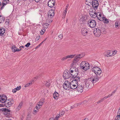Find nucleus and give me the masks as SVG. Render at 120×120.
Masks as SVG:
<instances>
[{
	"mask_svg": "<svg viewBox=\"0 0 120 120\" xmlns=\"http://www.w3.org/2000/svg\"><path fill=\"white\" fill-rule=\"evenodd\" d=\"M55 10V8H54V7L52 8V9L49 10L48 13H50L51 14L53 13V14H54V13Z\"/></svg>",
	"mask_w": 120,
	"mask_h": 120,
	"instance_id": "nucleus-29",
	"label": "nucleus"
},
{
	"mask_svg": "<svg viewBox=\"0 0 120 120\" xmlns=\"http://www.w3.org/2000/svg\"><path fill=\"white\" fill-rule=\"evenodd\" d=\"M67 59V56H64L62 58L61 60L62 61H64L65 60Z\"/></svg>",
	"mask_w": 120,
	"mask_h": 120,
	"instance_id": "nucleus-42",
	"label": "nucleus"
},
{
	"mask_svg": "<svg viewBox=\"0 0 120 120\" xmlns=\"http://www.w3.org/2000/svg\"><path fill=\"white\" fill-rule=\"evenodd\" d=\"M63 77L65 79H68L71 77L70 72L68 70H66L63 73Z\"/></svg>",
	"mask_w": 120,
	"mask_h": 120,
	"instance_id": "nucleus-5",
	"label": "nucleus"
},
{
	"mask_svg": "<svg viewBox=\"0 0 120 120\" xmlns=\"http://www.w3.org/2000/svg\"><path fill=\"white\" fill-rule=\"evenodd\" d=\"M98 80V77L97 76L96 77L94 76L92 77H91L84 79L83 85L84 86V89L86 90L88 89L90 84H93L94 85V83L96 82Z\"/></svg>",
	"mask_w": 120,
	"mask_h": 120,
	"instance_id": "nucleus-1",
	"label": "nucleus"
},
{
	"mask_svg": "<svg viewBox=\"0 0 120 120\" xmlns=\"http://www.w3.org/2000/svg\"><path fill=\"white\" fill-rule=\"evenodd\" d=\"M94 12V11H90L89 14L91 17L94 18L97 17L99 12H98L97 13L96 12Z\"/></svg>",
	"mask_w": 120,
	"mask_h": 120,
	"instance_id": "nucleus-12",
	"label": "nucleus"
},
{
	"mask_svg": "<svg viewBox=\"0 0 120 120\" xmlns=\"http://www.w3.org/2000/svg\"><path fill=\"white\" fill-rule=\"evenodd\" d=\"M103 101V100H102L101 99L99 101H98L96 102L95 103H97V104H99V103H101V102H102Z\"/></svg>",
	"mask_w": 120,
	"mask_h": 120,
	"instance_id": "nucleus-46",
	"label": "nucleus"
},
{
	"mask_svg": "<svg viewBox=\"0 0 120 120\" xmlns=\"http://www.w3.org/2000/svg\"><path fill=\"white\" fill-rule=\"evenodd\" d=\"M118 115H120V107L117 113Z\"/></svg>",
	"mask_w": 120,
	"mask_h": 120,
	"instance_id": "nucleus-57",
	"label": "nucleus"
},
{
	"mask_svg": "<svg viewBox=\"0 0 120 120\" xmlns=\"http://www.w3.org/2000/svg\"><path fill=\"white\" fill-rule=\"evenodd\" d=\"M67 11L66 10H65L64 11L63 13L64 14H66L67 12Z\"/></svg>",
	"mask_w": 120,
	"mask_h": 120,
	"instance_id": "nucleus-63",
	"label": "nucleus"
},
{
	"mask_svg": "<svg viewBox=\"0 0 120 120\" xmlns=\"http://www.w3.org/2000/svg\"><path fill=\"white\" fill-rule=\"evenodd\" d=\"M71 68H70V71L71 73L73 72V71H77L78 70V68H76L75 66L71 67Z\"/></svg>",
	"mask_w": 120,
	"mask_h": 120,
	"instance_id": "nucleus-23",
	"label": "nucleus"
},
{
	"mask_svg": "<svg viewBox=\"0 0 120 120\" xmlns=\"http://www.w3.org/2000/svg\"><path fill=\"white\" fill-rule=\"evenodd\" d=\"M38 78L37 76L34 77L31 80V82H32V83H33L36 80L38 79Z\"/></svg>",
	"mask_w": 120,
	"mask_h": 120,
	"instance_id": "nucleus-32",
	"label": "nucleus"
},
{
	"mask_svg": "<svg viewBox=\"0 0 120 120\" xmlns=\"http://www.w3.org/2000/svg\"><path fill=\"white\" fill-rule=\"evenodd\" d=\"M60 115L58 114L57 115V116L56 117V118L57 119L60 117Z\"/></svg>",
	"mask_w": 120,
	"mask_h": 120,
	"instance_id": "nucleus-56",
	"label": "nucleus"
},
{
	"mask_svg": "<svg viewBox=\"0 0 120 120\" xmlns=\"http://www.w3.org/2000/svg\"><path fill=\"white\" fill-rule=\"evenodd\" d=\"M44 98H42L40 100V101L41 102H43V103H44Z\"/></svg>",
	"mask_w": 120,
	"mask_h": 120,
	"instance_id": "nucleus-62",
	"label": "nucleus"
},
{
	"mask_svg": "<svg viewBox=\"0 0 120 120\" xmlns=\"http://www.w3.org/2000/svg\"><path fill=\"white\" fill-rule=\"evenodd\" d=\"M99 4L98 1L96 0H94L92 3L91 5L94 9H97Z\"/></svg>",
	"mask_w": 120,
	"mask_h": 120,
	"instance_id": "nucleus-9",
	"label": "nucleus"
},
{
	"mask_svg": "<svg viewBox=\"0 0 120 120\" xmlns=\"http://www.w3.org/2000/svg\"><path fill=\"white\" fill-rule=\"evenodd\" d=\"M0 102L2 103H5V104L6 103V101H5V99H4L3 97L1 98V99L0 100Z\"/></svg>",
	"mask_w": 120,
	"mask_h": 120,
	"instance_id": "nucleus-34",
	"label": "nucleus"
},
{
	"mask_svg": "<svg viewBox=\"0 0 120 120\" xmlns=\"http://www.w3.org/2000/svg\"><path fill=\"white\" fill-rule=\"evenodd\" d=\"M24 47H25L24 46L22 45V46H20L19 47V48L20 49H21L22 48H24Z\"/></svg>",
	"mask_w": 120,
	"mask_h": 120,
	"instance_id": "nucleus-64",
	"label": "nucleus"
},
{
	"mask_svg": "<svg viewBox=\"0 0 120 120\" xmlns=\"http://www.w3.org/2000/svg\"><path fill=\"white\" fill-rule=\"evenodd\" d=\"M40 38V36H37L35 40L36 41H38V40Z\"/></svg>",
	"mask_w": 120,
	"mask_h": 120,
	"instance_id": "nucleus-49",
	"label": "nucleus"
},
{
	"mask_svg": "<svg viewBox=\"0 0 120 120\" xmlns=\"http://www.w3.org/2000/svg\"><path fill=\"white\" fill-rule=\"evenodd\" d=\"M104 21L103 22L105 23L108 24L109 23V21L108 20L105 18V19L104 20Z\"/></svg>",
	"mask_w": 120,
	"mask_h": 120,
	"instance_id": "nucleus-38",
	"label": "nucleus"
},
{
	"mask_svg": "<svg viewBox=\"0 0 120 120\" xmlns=\"http://www.w3.org/2000/svg\"><path fill=\"white\" fill-rule=\"evenodd\" d=\"M32 82L29 83L25 85V87H27L29 86L30 85H31Z\"/></svg>",
	"mask_w": 120,
	"mask_h": 120,
	"instance_id": "nucleus-45",
	"label": "nucleus"
},
{
	"mask_svg": "<svg viewBox=\"0 0 120 120\" xmlns=\"http://www.w3.org/2000/svg\"><path fill=\"white\" fill-rule=\"evenodd\" d=\"M105 18H106L105 17H102L101 18H100V19H99V20L101 21H104V20L105 19Z\"/></svg>",
	"mask_w": 120,
	"mask_h": 120,
	"instance_id": "nucleus-44",
	"label": "nucleus"
},
{
	"mask_svg": "<svg viewBox=\"0 0 120 120\" xmlns=\"http://www.w3.org/2000/svg\"><path fill=\"white\" fill-rule=\"evenodd\" d=\"M73 79H74L73 82H75L76 84L78 83V82L80 81V78L78 76L75 77V78H73Z\"/></svg>",
	"mask_w": 120,
	"mask_h": 120,
	"instance_id": "nucleus-21",
	"label": "nucleus"
},
{
	"mask_svg": "<svg viewBox=\"0 0 120 120\" xmlns=\"http://www.w3.org/2000/svg\"><path fill=\"white\" fill-rule=\"evenodd\" d=\"M50 85V83L48 82H46V83H45V85H46V86L47 87H49Z\"/></svg>",
	"mask_w": 120,
	"mask_h": 120,
	"instance_id": "nucleus-40",
	"label": "nucleus"
},
{
	"mask_svg": "<svg viewBox=\"0 0 120 120\" xmlns=\"http://www.w3.org/2000/svg\"><path fill=\"white\" fill-rule=\"evenodd\" d=\"M63 88L67 90H69L71 89L70 86V82L68 81H65L63 85Z\"/></svg>",
	"mask_w": 120,
	"mask_h": 120,
	"instance_id": "nucleus-7",
	"label": "nucleus"
},
{
	"mask_svg": "<svg viewBox=\"0 0 120 120\" xmlns=\"http://www.w3.org/2000/svg\"><path fill=\"white\" fill-rule=\"evenodd\" d=\"M113 54L114 53L112 51L108 50L105 52V56L107 57L111 56L112 55H114Z\"/></svg>",
	"mask_w": 120,
	"mask_h": 120,
	"instance_id": "nucleus-13",
	"label": "nucleus"
},
{
	"mask_svg": "<svg viewBox=\"0 0 120 120\" xmlns=\"http://www.w3.org/2000/svg\"><path fill=\"white\" fill-rule=\"evenodd\" d=\"M17 91V90L15 89V88L12 90V92L14 93H16Z\"/></svg>",
	"mask_w": 120,
	"mask_h": 120,
	"instance_id": "nucleus-52",
	"label": "nucleus"
},
{
	"mask_svg": "<svg viewBox=\"0 0 120 120\" xmlns=\"http://www.w3.org/2000/svg\"><path fill=\"white\" fill-rule=\"evenodd\" d=\"M6 5V4H5V3H2V4H1V9L2 10L4 7Z\"/></svg>",
	"mask_w": 120,
	"mask_h": 120,
	"instance_id": "nucleus-36",
	"label": "nucleus"
},
{
	"mask_svg": "<svg viewBox=\"0 0 120 120\" xmlns=\"http://www.w3.org/2000/svg\"><path fill=\"white\" fill-rule=\"evenodd\" d=\"M78 61H77L75 59V58L73 61V63L71 64V67L75 66V65L76 64V63H77Z\"/></svg>",
	"mask_w": 120,
	"mask_h": 120,
	"instance_id": "nucleus-27",
	"label": "nucleus"
},
{
	"mask_svg": "<svg viewBox=\"0 0 120 120\" xmlns=\"http://www.w3.org/2000/svg\"><path fill=\"white\" fill-rule=\"evenodd\" d=\"M45 30H42L41 32V35H42L45 33Z\"/></svg>",
	"mask_w": 120,
	"mask_h": 120,
	"instance_id": "nucleus-51",
	"label": "nucleus"
},
{
	"mask_svg": "<svg viewBox=\"0 0 120 120\" xmlns=\"http://www.w3.org/2000/svg\"><path fill=\"white\" fill-rule=\"evenodd\" d=\"M107 96H106L104 97L103 98H102V99L103 100V101L104 100L106 99L107 98Z\"/></svg>",
	"mask_w": 120,
	"mask_h": 120,
	"instance_id": "nucleus-55",
	"label": "nucleus"
},
{
	"mask_svg": "<svg viewBox=\"0 0 120 120\" xmlns=\"http://www.w3.org/2000/svg\"><path fill=\"white\" fill-rule=\"evenodd\" d=\"M93 1V0H86V1L88 2L89 5H91Z\"/></svg>",
	"mask_w": 120,
	"mask_h": 120,
	"instance_id": "nucleus-37",
	"label": "nucleus"
},
{
	"mask_svg": "<svg viewBox=\"0 0 120 120\" xmlns=\"http://www.w3.org/2000/svg\"><path fill=\"white\" fill-rule=\"evenodd\" d=\"M9 22V20H7V21H5V23H7L6 24H8Z\"/></svg>",
	"mask_w": 120,
	"mask_h": 120,
	"instance_id": "nucleus-60",
	"label": "nucleus"
},
{
	"mask_svg": "<svg viewBox=\"0 0 120 120\" xmlns=\"http://www.w3.org/2000/svg\"><path fill=\"white\" fill-rule=\"evenodd\" d=\"M52 19L51 18L50 19V18H49L48 17L47 20L46 21L47 22L50 23V22H52Z\"/></svg>",
	"mask_w": 120,
	"mask_h": 120,
	"instance_id": "nucleus-33",
	"label": "nucleus"
},
{
	"mask_svg": "<svg viewBox=\"0 0 120 120\" xmlns=\"http://www.w3.org/2000/svg\"><path fill=\"white\" fill-rule=\"evenodd\" d=\"M49 25V24L47 23H45V24L43 25V26L45 28H47L48 26Z\"/></svg>",
	"mask_w": 120,
	"mask_h": 120,
	"instance_id": "nucleus-41",
	"label": "nucleus"
},
{
	"mask_svg": "<svg viewBox=\"0 0 120 120\" xmlns=\"http://www.w3.org/2000/svg\"><path fill=\"white\" fill-rule=\"evenodd\" d=\"M100 29L101 33H102V34H103L106 33L105 30L104 28L103 27L100 28Z\"/></svg>",
	"mask_w": 120,
	"mask_h": 120,
	"instance_id": "nucleus-28",
	"label": "nucleus"
},
{
	"mask_svg": "<svg viewBox=\"0 0 120 120\" xmlns=\"http://www.w3.org/2000/svg\"><path fill=\"white\" fill-rule=\"evenodd\" d=\"M55 3V0H50L48 3V6L50 7H52Z\"/></svg>",
	"mask_w": 120,
	"mask_h": 120,
	"instance_id": "nucleus-14",
	"label": "nucleus"
},
{
	"mask_svg": "<svg viewBox=\"0 0 120 120\" xmlns=\"http://www.w3.org/2000/svg\"><path fill=\"white\" fill-rule=\"evenodd\" d=\"M48 17L49 18H50V19H51V18L52 19L54 15V14H53V13L51 14L48 13Z\"/></svg>",
	"mask_w": 120,
	"mask_h": 120,
	"instance_id": "nucleus-31",
	"label": "nucleus"
},
{
	"mask_svg": "<svg viewBox=\"0 0 120 120\" xmlns=\"http://www.w3.org/2000/svg\"><path fill=\"white\" fill-rule=\"evenodd\" d=\"M11 49L12 52H15L17 51H19L21 50V49H18L15 45H12L11 47Z\"/></svg>",
	"mask_w": 120,
	"mask_h": 120,
	"instance_id": "nucleus-17",
	"label": "nucleus"
},
{
	"mask_svg": "<svg viewBox=\"0 0 120 120\" xmlns=\"http://www.w3.org/2000/svg\"><path fill=\"white\" fill-rule=\"evenodd\" d=\"M59 94L56 92V91L53 94V97L55 99H57L58 97L59 96Z\"/></svg>",
	"mask_w": 120,
	"mask_h": 120,
	"instance_id": "nucleus-24",
	"label": "nucleus"
},
{
	"mask_svg": "<svg viewBox=\"0 0 120 120\" xmlns=\"http://www.w3.org/2000/svg\"><path fill=\"white\" fill-rule=\"evenodd\" d=\"M115 24L116 27V28H117V27H118L119 26V25H118V22H116L115 23Z\"/></svg>",
	"mask_w": 120,
	"mask_h": 120,
	"instance_id": "nucleus-47",
	"label": "nucleus"
},
{
	"mask_svg": "<svg viewBox=\"0 0 120 120\" xmlns=\"http://www.w3.org/2000/svg\"><path fill=\"white\" fill-rule=\"evenodd\" d=\"M88 26L91 28L95 27L96 24V21L94 20H89L88 22Z\"/></svg>",
	"mask_w": 120,
	"mask_h": 120,
	"instance_id": "nucleus-4",
	"label": "nucleus"
},
{
	"mask_svg": "<svg viewBox=\"0 0 120 120\" xmlns=\"http://www.w3.org/2000/svg\"><path fill=\"white\" fill-rule=\"evenodd\" d=\"M113 95L112 94H109L107 97V98H108L111 96H112Z\"/></svg>",
	"mask_w": 120,
	"mask_h": 120,
	"instance_id": "nucleus-59",
	"label": "nucleus"
},
{
	"mask_svg": "<svg viewBox=\"0 0 120 120\" xmlns=\"http://www.w3.org/2000/svg\"><path fill=\"white\" fill-rule=\"evenodd\" d=\"M14 101L13 99H9L6 101V103L5 104V106L7 108L11 107L12 105L14 103Z\"/></svg>",
	"mask_w": 120,
	"mask_h": 120,
	"instance_id": "nucleus-6",
	"label": "nucleus"
},
{
	"mask_svg": "<svg viewBox=\"0 0 120 120\" xmlns=\"http://www.w3.org/2000/svg\"><path fill=\"white\" fill-rule=\"evenodd\" d=\"M5 18L3 15L0 16V23L3 22L4 21Z\"/></svg>",
	"mask_w": 120,
	"mask_h": 120,
	"instance_id": "nucleus-25",
	"label": "nucleus"
},
{
	"mask_svg": "<svg viewBox=\"0 0 120 120\" xmlns=\"http://www.w3.org/2000/svg\"><path fill=\"white\" fill-rule=\"evenodd\" d=\"M100 28H97L95 29V30H94V33L95 35L97 37H99L101 34V33L100 29Z\"/></svg>",
	"mask_w": 120,
	"mask_h": 120,
	"instance_id": "nucleus-8",
	"label": "nucleus"
},
{
	"mask_svg": "<svg viewBox=\"0 0 120 120\" xmlns=\"http://www.w3.org/2000/svg\"><path fill=\"white\" fill-rule=\"evenodd\" d=\"M5 30L4 28L2 27L0 29V35L2 36H3L5 32Z\"/></svg>",
	"mask_w": 120,
	"mask_h": 120,
	"instance_id": "nucleus-22",
	"label": "nucleus"
},
{
	"mask_svg": "<svg viewBox=\"0 0 120 120\" xmlns=\"http://www.w3.org/2000/svg\"><path fill=\"white\" fill-rule=\"evenodd\" d=\"M3 113L7 117L9 116L10 115V114L9 112H4Z\"/></svg>",
	"mask_w": 120,
	"mask_h": 120,
	"instance_id": "nucleus-35",
	"label": "nucleus"
},
{
	"mask_svg": "<svg viewBox=\"0 0 120 120\" xmlns=\"http://www.w3.org/2000/svg\"><path fill=\"white\" fill-rule=\"evenodd\" d=\"M84 56V54L83 53L78 55L75 57V59L76 61H79V60Z\"/></svg>",
	"mask_w": 120,
	"mask_h": 120,
	"instance_id": "nucleus-16",
	"label": "nucleus"
},
{
	"mask_svg": "<svg viewBox=\"0 0 120 120\" xmlns=\"http://www.w3.org/2000/svg\"><path fill=\"white\" fill-rule=\"evenodd\" d=\"M77 86H78V84L77 83L76 84L75 82H73L72 81L70 82V86L71 89H76Z\"/></svg>",
	"mask_w": 120,
	"mask_h": 120,
	"instance_id": "nucleus-10",
	"label": "nucleus"
},
{
	"mask_svg": "<svg viewBox=\"0 0 120 120\" xmlns=\"http://www.w3.org/2000/svg\"><path fill=\"white\" fill-rule=\"evenodd\" d=\"M64 111H62L61 112V116H63L64 115Z\"/></svg>",
	"mask_w": 120,
	"mask_h": 120,
	"instance_id": "nucleus-58",
	"label": "nucleus"
},
{
	"mask_svg": "<svg viewBox=\"0 0 120 120\" xmlns=\"http://www.w3.org/2000/svg\"><path fill=\"white\" fill-rule=\"evenodd\" d=\"M75 55H70L67 56V58H73L75 56Z\"/></svg>",
	"mask_w": 120,
	"mask_h": 120,
	"instance_id": "nucleus-30",
	"label": "nucleus"
},
{
	"mask_svg": "<svg viewBox=\"0 0 120 120\" xmlns=\"http://www.w3.org/2000/svg\"><path fill=\"white\" fill-rule=\"evenodd\" d=\"M59 37L60 38H62L63 37V35L62 34H60L59 36Z\"/></svg>",
	"mask_w": 120,
	"mask_h": 120,
	"instance_id": "nucleus-54",
	"label": "nucleus"
},
{
	"mask_svg": "<svg viewBox=\"0 0 120 120\" xmlns=\"http://www.w3.org/2000/svg\"><path fill=\"white\" fill-rule=\"evenodd\" d=\"M84 89V87L83 85H79L77 86L76 90L78 92H82L83 91V89Z\"/></svg>",
	"mask_w": 120,
	"mask_h": 120,
	"instance_id": "nucleus-11",
	"label": "nucleus"
},
{
	"mask_svg": "<svg viewBox=\"0 0 120 120\" xmlns=\"http://www.w3.org/2000/svg\"><path fill=\"white\" fill-rule=\"evenodd\" d=\"M23 104V102H21L20 103V104H19V105L18 106V107L16 109V110L17 111H18L21 108Z\"/></svg>",
	"mask_w": 120,
	"mask_h": 120,
	"instance_id": "nucleus-26",
	"label": "nucleus"
},
{
	"mask_svg": "<svg viewBox=\"0 0 120 120\" xmlns=\"http://www.w3.org/2000/svg\"><path fill=\"white\" fill-rule=\"evenodd\" d=\"M90 65L87 61H82L80 64L81 68L84 70H87L89 69Z\"/></svg>",
	"mask_w": 120,
	"mask_h": 120,
	"instance_id": "nucleus-2",
	"label": "nucleus"
},
{
	"mask_svg": "<svg viewBox=\"0 0 120 120\" xmlns=\"http://www.w3.org/2000/svg\"><path fill=\"white\" fill-rule=\"evenodd\" d=\"M3 98L5 99L6 101H7V98L6 95Z\"/></svg>",
	"mask_w": 120,
	"mask_h": 120,
	"instance_id": "nucleus-53",
	"label": "nucleus"
},
{
	"mask_svg": "<svg viewBox=\"0 0 120 120\" xmlns=\"http://www.w3.org/2000/svg\"><path fill=\"white\" fill-rule=\"evenodd\" d=\"M5 112H10L11 110L8 109L6 108V109H5Z\"/></svg>",
	"mask_w": 120,
	"mask_h": 120,
	"instance_id": "nucleus-50",
	"label": "nucleus"
},
{
	"mask_svg": "<svg viewBox=\"0 0 120 120\" xmlns=\"http://www.w3.org/2000/svg\"><path fill=\"white\" fill-rule=\"evenodd\" d=\"M87 16L86 15L83 16L80 19V21L82 22L83 23H85L87 19Z\"/></svg>",
	"mask_w": 120,
	"mask_h": 120,
	"instance_id": "nucleus-20",
	"label": "nucleus"
},
{
	"mask_svg": "<svg viewBox=\"0 0 120 120\" xmlns=\"http://www.w3.org/2000/svg\"><path fill=\"white\" fill-rule=\"evenodd\" d=\"M115 119L117 120H119L120 119V115L117 114V115Z\"/></svg>",
	"mask_w": 120,
	"mask_h": 120,
	"instance_id": "nucleus-39",
	"label": "nucleus"
},
{
	"mask_svg": "<svg viewBox=\"0 0 120 120\" xmlns=\"http://www.w3.org/2000/svg\"><path fill=\"white\" fill-rule=\"evenodd\" d=\"M21 86H19V87H17L16 88H15V89L17 91H18L19 90H20L21 89Z\"/></svg>",
	"mask_w": 120,
	"mask_h": 120,
	"instance_id": "nucleus-43",
	"label": "nucleus"
},
{
	"mask_svg": "<svg viewBox=\"0 0 120 120\" xmlns=\"http://www.w3.org/2000/svg\"><path fill=\"white\" fill-rule=\"evenodd\" d=\"M79 73L78 70L77 71H73V72L70 73L71 77L72 76L73 78H75V77H77Z\"/></svg>",
	"mask_w": 120,
	"mask_h": 120,
	"instance_id": "nucleus-18",
	"label": "nucleus"
},
{
	"mask_svg": "<svg viewBox=\"0 0 120 120\" xmlns=\"http://www.w3.org/2000/svg\"><path fill=\"white\" fill-rule=\"evenodd\" d=\"M30 45V42L27 43L26 45H25V46L26 47H28Z\"/></svg>",
	"mask_w": 120,
	"mask_h": 120,
	"instance_id": "nucleus-48",
	"label": "nucleus"
},
{
	"mask_svg": "<svg viewBox=\"0 0 120 120\" xmlns=\"http://www.w3.org/2000/svg\"><path fill=\"white\" fill-rule=\"evenodd\" d=\"M92 71L97 75H100L101 73V71L100 68L98 67H94L92 69Z\"/></svg>",
	"mask_w": 120,
	"mask_h": 120,
	"instance_id": "nucleus-3",
	"label": "nucleus"
},
{
	"mask_svg": "<svg viewBox=\"0 0 120 120\" xmlns=\"http://www.w3.org/2000/svg\"><path fill=\"white\" fill-rule=\"evenodd\" d=\"M88 30L86 28H84L81 30V34L84 36H86L88 33Z\"/></svg>",
	"mask_w": 120,
	"mask_h": 120,
	"instance_id": "nucleus-15",
	"label": "nucleus"
},
{
	"mask_svg": "<svg viewBox=\"0 0 120 120\" xmlns=\"http://www.w3.org/2000/svg\"><path fill=\"white\" fill-rule=\"evenodd\" d=\"M43 104V102L39 101L37 105L36 106V108L38 110L40 109L41 107V106Z\"/></svg>",
	"mask_w": 120,
	"mask_h": 120,
	"instance_id": "nucleus-19",
	"label": "nucleus"
},
{
	"mask_svg": "<svg viewBox=\"0 0 120 120\" xmlns=\"http://www.w3.org/2000/svg\"><path fill=\"white\" fill-rule=\"evenodd\" d=\"M66 15V14H64V13H63V17H62V18L63 19H64L65 18Z\"/></svg>",
	"mask_w": 120,
	"mask_h": 120,
	"instance_id": "nucleus-61",
	"label": "nucleus"
}]
</instances>
